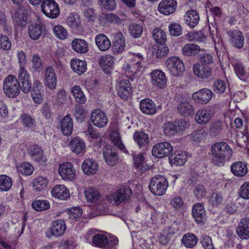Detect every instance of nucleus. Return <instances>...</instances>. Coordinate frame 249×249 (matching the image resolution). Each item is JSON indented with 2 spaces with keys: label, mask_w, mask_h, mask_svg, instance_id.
<instances>
[{
  "label": "nucleus",
  "mask_w": 249,
  "mask_h": 249,
  "mask_svg": "<svg viewBox=\"0 0 249 249\" xmlns=\"http://www.w3.org/2000/svg\"><path fill=\"white\" fill-rule=\"evenodd\" d=\"M211 153V162L218 167L223 166L229 161L232 157L233 150L230 146L223 142H217L213 144L210 149Z\"/></svg>",
  "instance_id": "f257e3e1"
},
{
  "label": "nucleus",
  "mask_w": 249,
  "mask_h": 249,
  "mask_svg": "<svg viewBox=\"0 0 249 249\" xmlns=\"http://www.w3.org/2000/svg\"><path fill=\"white\" fill-rule=\"evenodd\" d=\"M168 186L167 179L162 176H156L151 179L149 185L151 192L157 196H162Z\"/></svg>",
  "instance_id": "f03ea898"
},
{
  "label": "nucleus",
  "mask_w": 249,
  "mask_h": 249,
  "mask_svg": "<svg viewBox=\"0 0 249 249\" xmlns=\"http://www.w3.org/2000/svg\"><path fill=\"white\" fill-rule=\"evenodd\" d=\"M3 89L5 94L7 96L13 98L19 94L20 86L15 76L9 75L4 80Z\"/></svg>",
  "instance_id": "7ed1b4c3"
},
{
  "label": "nucleus",
  "mask_w": 249,
  "mask_h": 249,
  "mask_svg": "<svg viewBox=\"0 0 249 249\" xmlns=\"http://www.w3.org/2000/svg\"><path fill=\"white\" fill-rule=\"evenodd\" d=\"M165 65L170 74L174 76H181L184 71L182 61L177 57L169 58L166 61Z\"/></svg>",
  "instance_id": "20e7f679"
},
{
  "label": "nucleus",
  "mask_w": 249,
  "mask_h": 249,
  "mask_svg": "<svg viewBox=\"0 0 249 249\" xmlns=\"http://www.w3.org/2000/svg\"><path fill=\"white\" fill-rule=\"evenodd\" d=\"M41 7L44 14L49 18H56L59 14V8L54 0H43Z\"/></svg>",
  "instance_id": "39448f33"
},
{
  "label": "nucleus",
  "mask_w": 249,
  "mask_h": 249,
  "mask_svg": "<svg viewBox=\"0 0 249 249\" xmlns=\"http://www.w3.org/2000/svg\"><path fill=\"white\" fill-rule=\"evenodd\" d=\"M131 194V190L127 186H122L119 189L112 193L109 199L114 201L116 205H119L125 200Z\"/></svg>",
  "instance_id": "423d86ee"
},
{
  "label": "nucleus",
  "mask_w": 249,
  "mask_h": 249,
  "mask_svg": "<svg viewBox=\"0 0 249 249\" xmlns=\"http://www.w3.org/2000/svg\"><path fill=\"white\" fill-rule=\"evenodd\" d=\"M187 125V123L183 120L176 121L175 123H168L163 125V132L167 136H173L178 131L183 130Z\"/></svg>",
  "instance_id": "0eeeda50"
},
{
  "label": "nucleus",
  "mask_w": 249,
  "mask_h": 249,
  "mask_svg": "<svg viewBox=\"0 0 249 249\" xmlns=\"http://www.w3.org/2000/svg\"><path fill=\"white\" fill-rule=\"evenodd\" d=\"M173 150V147L168 142H163L155 145L152 149L153 155L158 158L168 156Z\"/></svg>",
  "instance_id": "6e6552de"
},
{
  "label": "nucleus",
  "mask_w": 249,
  "mask_h": 249,
  "mask_svg": "<svg viewBox=\"0 0 249 249\" xmlns=\"http://www.w3.org/2000/svg\"><path fill=\"white\" fill-rule=\"evenodd\" d=\"M151 81L152 85L160 89L165 88L167 78L165 73L161 70H153L150 73Z\"/></svg>",
  "instance_id": "1a4fd4ad"
},
{
  "label": "nucleus",
  "mask_w": 249,
  "mask_h": 249,
  "mask_svg": "<svg viewBox=\"0 0 249 249\" xmlns=\"http://www.w3.org/2000/svg\"><path fill=\"white\" fill-rule=\"evenodd\" d=\"M213 96V94L211 90L204 88L193 93L192 98L196 103L204 105L208 103Z\"/></svg>",
  "instance_id": "9d476101"
},
{
  "label": "nucleus",
  "mask_w": 249,
  "mask_h": 249,
  "mask_svg": "<svg viewBox=\"0 0 249 249\" xmlns=\"http://www.w3.org/2000/svg\"><path fill=\"white\" fill-rule=\"evenodd\" d=\"M212 68L208 65H201L196 63L193 65V71L194 74L199 78L207 79L212 75Z\"/></svg>",
  "instance_id": "9b49d317"
},
{
  "label": "nucleus",
  "mask_w": 249,
  "mask_h": 249,
  "mask_svg": "<svg viewBox=\"0 0 249 249\" xmlns=\"http://www.w3.org/2000/svg\"><path fill=\"white\" fill-rule=\"evenodd\" d=\"M44 85L51 90L56 89L57 76L54 69L51 67H48L44 72Z\"/></svg>",
  "instance_id": "f8f14e48"
},
{
  "label": "nucleus",
  "mask_w": 249,
  "mask_h": 249,
  "mask_svg": "<svg viewBox=\"0 0 249 249\" xmlns=\"http://www.w3.org/2000/svg\"><path fill=\"white\" fill-rule=\"evenodd\" d=\"M213 116L212 110L209 107H205L197 111L195 118L197 124H205L211 121Z\"/></svg>",
  "instance_id": "ddd939ff"
},
{
  "label": "nucleus",
  "mask_w": 249,
  "mask_h": 249,
  "mask_svg": "<svg viewBox=\"0 0 249 249\" xmlns=\"http://www.w3.org/2000/svg\"><path fill=\"white\" fill-rule=\"evenodd\" d=\"M45 29V25L41 21L38 20L36 23H33L29 26L28 34L32 39L36 40L40 37Z\"/></svg>",
  "instance_id": "4468645a"
},
{
  "label": "nucleus",
  "mask_w": 249,
  "mask_h": 249,
  "mask_svg": "<svg viewBox=\"0 0 249 249\" xmlns=\"http://www.w3.org/2000/svg\"><path fill=\"white\" fill-rule=\"evenodd\" d=\"M66 229V226L64 220L57 219L52 222L51 227L50 229V234L48 237H51V236L58 237L62 236L65 232Z\"/></svg>",
  "instance_id": "2eb2a0df"
},
{
  "label": "nucleus",
  "mask_w": 249,
  "mask_h": 249,
  "mask_svg": "<svg viewBox=\"0 0 249 249\" xmlns=\"http://www.w3.org/2000/svg\"><path fill=\"white\" fill-rule=\"evenodd\" d=\"M90 119L94 125L100 128L105 126L108 122L107 116L101 110H94L93 111Z\"/></svg>",
  "instance_id": "dca6fc26"
},
{
  "label": "nucleus",
  "mask_w": 249,
  "mask_h": 249,
  "mask_svg": "<svg viewBox=\"0 0 249 249\" xmlns=\"http://www.w3.org/2000/svg\"><path fill=\"white\" fill-rule=\"evenodd\" d=\"M103 155L106 162L110 166L116 164L118 160L116 149L111 145H107L103 148Z\"/></svg>",
  "instance_id": "f3484780"
},
{
  "label": "nucleus",
  "mask_w": 249,
  "mask_h": 249,
  "mask_svg": "<svg viewBox=\"0 0 249 249\" xmlns=\"http://www.w3.org/2000/svg\"><path fill=\"white\" fill-rule=\"evenodd\" d=\"M177 6L175 0H162L158 5L159 11L165 15H169L173 13Z\"/></svg>",
  "instance_id": "a211bd4d"
},
{
  "label": "nucleus",
  "mask_w": 249,
  "mask_h": 249,
  "mask_svg": "<svg viewBox=\"0 0 249 249\" xmlns=\"http://www.w3.org/2000/svg\"><path fill=\"white\" fill-rule=\"evenodd\" d=\"M27 153L30 157L36 162H44L45 160L44 152L38 145L29 146L27 148Z\"/></svg>",
  "instance_id": "6ab92c4d"
},
{
  "label": "nucleus",
  "mask_w": 249,
  "mask_h": 249,
  "mask_svg": "<svg viewBox=\"0 0 249 249\" xmlns=\"http://www.w3.org/2000/svg\"><path fill=\"white\" fill-rule=\"evenodd\" d=\"M143 59V57L140 53H133L130 59L132 64L126 65V71H128L131 73H135L137 71H140L139 69L142 67V63Z\"/></svg>",
  "instance_id": "aec40b11"
},
{
  "label": "nucleus",
  "mask_w": 249,
  "mask_h": 249,
  "mask_svg": "<svg viewBox=\"0 0 249 249\" xmlns=\"http://www.w3.org/2000/svg\"><path fill=\"white\" fill-rule=\"evenodd\" d=\"M58 172L62 178L66 180H72L75 177V170L72 165L69 162L60 165Z\"/></svg>",
  "instance_id": "412c9836"
},
{
  "label": "nucleus",
  "mask_w": 249,
  "mask_h": 249,
  "mask_svg": "<svg viewBox=\"0 0 249 249\" xmlns=\"http://www.w3.org/2000/svg\"><path fill=\"white\" fill-rule=\"evenodd\" d=\"M227 34L230 37V40L235 47L242 48L244 44L245 38L243 34L238 30H230Z\"/></svg>",
  "instance_id": "4be33fe9"
},
{
  "label": "nucleus",
  "mask_w": 249,
  "mask_h": 249,
  "mask_svg": "<svg viewBox=\"0 0 249 249\" xmlns=\"http://www.w3.org/2000/svg\"><path fill=\"white\" fill-rule=\"evenodd\" d=\"M31 95L33 101L36 104H39L43 101L44 91L43 86L41 83L38 80L34 82Z\"/></svg>",
  "instance_id": "5701e85b"
},
{
  "label": "nucleus",
  "mask_w": 249,
  "mask_h": 249,
  "mask_svg": "<svg viewBox=\"0 0 249 249\" xmlns=\"http://www.w3.org/2000/svg\"><path fill=\"white\" fill-rule=\"evenodd\" d=\"M132 87L128 79H122L119 81L118 94L121 98H126L130 95Z\"/></svg>",
  "instance_id": "b1692460"
},
{
  "label": "nucleus",
  "mask_w": 249,
  "mask_h": 249,
  "mask_svg": "<svg viewBox=\"0 0 249 249\" xmlns=\"http://www.w3.org/2000/svg\"><path fill=\"white\" fill-rule=\"evenodd\" d=\"M192 215L198 223H203L205 220L206 213L203 205L200 203L195 204L192 207Z\"/></svg>",
  "instance_id": "393cba45"
},
{
  "label": "nucleus",
  "mask_w": 249,
  "mask_h": 249,
  "mask_svg": "<svg viewBox=\"0 0 249 249\" xmlns=\"http://www.w3.org/2000/svg\"><path fill=\"white\" fill-rule=\"evenodd\" d=\"M236 233L241 238L247 239L249 238V218L245 217L240 220Z\"/></svg>",
  "instance_id": "a878e982"
},
{
  "label": "nucleus",
  "mask_w": 249,
  "mask_h": 249,
  "mask_svg": "<svg viewBox=\"0 0 249 249\" xmlns=\"http://www.w3.org/2000/svg\"><path fill=\"white\" fill-rule=\"evenodd\" d=\"M30 79V75L27 71L22 70V71H19L18 80L22 84L20 89L26 93L29 92L32 88V84Z\"/></svg>",
  "instance_id": "bb28decb"
},
{
  "label": "nucleus",
  "mask_w": 249,
  "mask_h": 249,
  "mask_svg": "<svg viewBox=\"0 0 249 249\" xmlns=\"http://www.w3.org/2000/svg\"><path fill=\"white\" fill-rule=\"evenodd\" d=\"M95 43L99 50L102 52L107 51L111 46V42L105 35L100 34L95 38Z\"/></svg>",
  "instance_id": "cd10ccee"
},
{
  "label": "nucleus",
  "mask_w": 249,
  "mask_h": 249,
  "mask_svg": "<svg viewBox=\"0 0 249 249\" xmlns=\"http://www.w3.org/2000/svg\"><path fill=\"white\" fill-rule=\"evenodd\" d=\"M231 170L235 176L241 177L245 176L248 173L247 166L242 161H236L231 166Z\"/></svg>",
  "instance_id": "c85d7f7f"
},
{
  "label": "nucleus",
  "mask_w": 249,
  "mask_h": 249,
  "mask_svg": "<svg viewBox=\"0 0 249 249\" xmlns=\"http://www.w3.org/2000/svg\"><path fill=\"white\" fill-rule=\"evenodd\" d=\"M51 193L53 197L61 200H66L70 196L68 189L63 185L55 186L52 189Z\"/></svg>",
  "instance_id": "c756f323"
},
{
  "label": "nucleus",
  "mask_w": 249,
  "mask_h": 249,
  "mask_svg": "<svg viewBox=\"0 0 249 249\" xmlns=\"http://www.w3.org/2000/svg\"><path fill=\"white\" fill-rule=\"evenodd\" d=\"M141 111L147 115H153L156 112V107L154 102L149 99L142 100L140 104Z\"/></svg>",
  "instance_id": "7c9ffc66"
},
{
  "label": "nucleus",
  "mask_w": 249,
  "mask_h": 249,
  "mask_svg": "<svg viewBox=\"0 0 249 249\" xmlns=\"http://www.w3.org/2000/svg\"><path fill=\"white\" fill-rule=\"evenodd\" d=\"M199 20V14L194 10L188 11L184 16L185 23L191 28L195 27L198 24Z\"/></svg>",
  "instance_id": "2f4dec72"
},
{
  "label": "nucleus",
  "mask_w": 249,
  "mask_h": 249,
  "mask_svg": "<svg viewBox=\"0 0 249 249\" xmlns=\"http://www.w3.org/2000/svg\"><path fill=\"white\" fill-rule=\"evenodd\" d=\"M98 168V164L91 159L85 160L82 165V169L87 175L94 174L97 171Z\"/></svg>",
  "instance_id": "473e14b6"
},
{
  "label": "nucleus",
  "mask_w": 249,
  "mask_h": 249,
  "mask_svg": "<svg viewBox=\"0 0 249 249\" xmlns=\"http://www.w3.org/2000/svg\"><path fill=\"white\" fill-rule=\"evenodd\" d=\"M187 159V155L183 151H176L169 157L171 164L176 166L183 165Z\"/></svg>",
  "instance_id": "72a5a7b5"
},
{
  "label": "nucleus",
  "mask_w": 249,
  "mask_h": 249,
  "mask_svg": "<svg viewBox=\"0 0 249 249\" xmlns=\"http://www.w3.org/2000/svg\"><path fill=\"white\" fill-rule=\"evenodd\" d=\"M73 129L72 119L69 115H67L61 121V129L62 132L66 136H70L71 134Z\"/></svg>",
  "instance_id": "f704fd0d"
},
{
  "label": "nucleus",
  "mask_w": 249,
  "mask_h": 249,
  "mask_svg": "<svg viewBox=\"0 0 249 249\" xmlns=\"http://www.w3.org/2000/svg\"><path fill=\"white\" fill-rule=\"evenodd\" d=\"M72 49L77 53H85L88 51V44L84 39L75 38L71 42Z\"/></svg>",
  "instance_id": "c9c22d12"
},
{
  "label": "nucleus",
  "mask_w": 249,
  "mask_h": 249,
  "mask_svg": "<svg viewBox=\"0 0 249 249\" xmlns=\"http://www.w3.org/2000/svg\"><path fill=\"white\" fill-rule=\"evenodd\" d=\"M70 146L71 151L76 154L81 153L86 148L84 141L79 137H75L71 140Z\"/></svg>",
  "instance_id": "e433bc0d"
},
{
  "label": "nucleus",
  "mask_w": 249,
  "mask_h": 249,
  "mask_svg": "<svg viewBox=\"0 0 249 249\" xmlns=\"http://www.w3.org/2000/svg\"><path fill=\"white\" fill-rule=\"evenodd\" d=\"M113 58L109 55H103L100 57L99 64L100 67L107 73H110L113 68Z\"/></svg>",
  "instance_id": "4c0bfd02"
},
{
  "label": "nucleus",
  "mask_w": 249,
  "mask_h": 249,
  "mask_svg": "<svg viewBox=\"0 0 249 249\" xmlns=\"http://www.w3.org/2000/svg\"><path fill=\"white\" fill-rule=\"evenodd\" d=\"M13 18L14 22L20 27H24L27 24V16L24 10L19 8L15 12Z\"/></svg>",
  "instance_id": "58836bf2"
},
{
  "label": "nucleus",
  "mask_w": 249,
  "mask_h": 249,
  "mask_svg": "<svg viewBox=\"0 0 249 249\" xmlns=\"http://www.w3.org/2000/svg\"><path fill=\"white\" fill-rule=\"evenodd\" d=\"M133 138L140 147L146 146L149 142L148 134L141 131H136L133 135Z\"/></svg>",
  "instance_id": "ea45409f"
},
{
  "label": "nucleus",
  "mask_w": 249,
  "mask_h": 249,
  "mask_svg": "<svg viewBox=\"0 0 249 249\" xmlns=\"http://www.w3.org/2000/svg\"><path fill=\"white\" fill-rule=\"evenodd\" d=\"M93 245L95 247L101 248H105L109 243L107 237L101 233L95 234L92 237Z\"/></svg>",
  "instance_id": "a19ab883"
},
{
  "label": "nucleus",
  "mask_w": 249,
  "mask_h": 249,
  "mask_svg": "<svg viewBox=\"0 0 249 249\" xmlns=\"http://www.w3.org/2000/svg\"><path fill=\"white\" fill-rule=\"evenodd\" d=\"M178 110L183 116L192 115L194 113V108L187 102H182L178 105Z\"/></svg>",
  "instance_id": "79ce46f5"
},
{
  "label": "nucleus",
  "mask_w": 249,
  "mask_h": 249,
  "mask_svg": "<svg viewBox=\"0 0 249 249\" xmlns=\"http://www.w3.org/2000/svg\"><path fill=\"white\" fill-rule=\"evenodd\" d=\"M71 69L74 71L81 74L87 70V63L85 61L80 59H73L71 63Z\"/></svg>",
  "instance_id": "37998d69"
},
{
  "label": "nucleus",
  "mask_w": 249,
  "mask_h": 249,
  "mask_svg": "<svg viewBox=\"0 0 249 249\" xmlns=\"http://www.w3.org/2000/svg\"><path fill=\"white\" fill-rule=\"evenodd\" d=\"M125 47V38L122 34H118L113 43V51L115 53L123 52Z\"/></svg>",
  "instance_id": "c03bdc74"
},
{
  "label": "nucleus",
  "mask_w": 249,
  "mask_h": 249,
  "mask_svg": "<svg viewBox=\"0 0 249 249\" xmlns=\"http://www.w3.org/2000/svg\"><path fill=\"white\" fill-rule=\"evenodd\" d=\"M200 51V47L194 43H189L183 47L182 52L184 55L192 56L198 54Z\"/></svg>",
  "instance_id": "a18cd8bd"
},
{
  "label": "nucleus",
  "mask_w": 249,
  "mask_h": 249,
  "mask_svg": "<svg viewBox=\"0 0 249 249\" xmlns=\"http://www.w3.org/2000/svg\"><path fill=\"white\" fill-rule=\"evenodd\" d=\"M237 76L242 80L246 81L249 77V71L246 70L243 65L239 63H235L233 65Z\"/></svg>",
  "instance_id": "49530a36"
},
{
  "label": "nucleus",
  "mask_w": 249,
  "mask_h": 249,
  "mask_svg": "<svg viewBox=\"0 0 249 249\" xmlns=\"http://www.w3.org/2000/svg\"><path fill=\"white\" fill-rule=\"evenodd\" d=\"M34 190L40 191L45 189L48 184V179L42 176H39L34 179L32 182Z\"/></svg>",
  "instance_id": "de8ad7c7"
},
{
  "label": "nucleus",
  "mask_w": 249,
  "mask_h": 249,
  "mask_svg": "<svg viewBox=\"0 0 249 249\" xmlns=\"http://www.w3.org/2000/svg\"><path fill=\"white\" fill-rule=\"evenodd\" d=\"M197 242V237L195 235L191 233L185 234L182 239V243L188 248H193L196 245Z\"/></svg>",
  "instance_id": "09e8293b"
},
{
  "label": "nucleus",
  "mask_w": 249,
  "mask_h": 249,
  "mask_svg": "<svg viewBox=\"0 0 249 249\" xmlns=\"http://www.w3.org/2000/svg\"><path fill=\"white\" fill-rule=\"evenodd\" d=\"M157 212L154 208L151 206H147L143 213V218L146 223H152L156 220Z\"/></svg>",
  "instance_id": "8fccbe9b"
},
{
  "label": "nucleus",
  "mask_w": 249,
  "mask_h": 249,
  "mask_svg": "<svg viewBox=\"0 0 249 249\" xmlns=\"http://www.w3.org/2000/svg\"><path fill=\"white\" fill-rule=\"evenodd\" d=\"M72 94L74 96L75 101L81 104H84L86 101L85 97L81 88L78 86H75L72 89Z\"/></svg>",
  "instance_id": "3c124183"
},
{
  "label": "nucleus",
  "mask_w": 249,
  "mask_h": 249,
  "mask_svg": "<svg viewBox=\"0 0 249 249\" xmlns=\"http://www.w3.org/2000/svg\"><path fill=\"white\" fill-rule=\"evenodd\" d=\"M152 36L155 40L160 44L164 43L166 40V35L165 32L160 28L154 29L152 32Z\"/></svg>",
  "instance_id": "603ef678"
},
{
  "label": "nucleus",
  "mask_w": 249,
  "mask_h": 249,
  "mask_svg": "<svg viewBox=\"0 0 249 249\" xmlns=\"http://www.w3.org/2000/svg\"><path fill=\"white\" fill-rule=\"evenodd\" d=\"M12 185V181L10 178L5 175L0 176V190L7 191Z\"/></svg>",
  "instance_id": "864d4df0"
},
{
  "label": "nucleus",
  "mask_w": 249,
  "mask_h": 249,
  "mask_svg": "<svg viewBox=\"0 0 249 249\" xmlns=\"http://www.w3.org/2000/svg\"><path fill=\"white\" fill-rule=\"evenodd\" d=\"M222 128V123L221 121L213 122L209 125V134L213 137H215L219 134Z\"/></svg>",
  "instance_id": "5fc2aeb1"
},
{
  "label": "nucleus",
  "mask_w": 249,
  "mask_h": 249,
  "mask_svg": "<svg viewBox=\"0 0 249 249\" xmlns=\"http://www.w3.org/2000/svg\"><path fill=\"white\" fill-rule=\"evenodd\" d=\"M33 208L37 211H42L48 209L50 205L46 200H37L34 201L32 204Z\"/></svg>",
  "instance_id": "6e6d98bb"
},
{
  "label": "nucleus",
  "mask_w": 249,
  "mask_h": 249,
  "mask_svg": "<svg viewBox=\"0 0 249 249\" xmlns=\"http://www.w3.org/2000/svg\"><path fill=\"white\" fill-rule=\"evenodd\" d=\"M223 196L221 192L215 190L211 195L209 202L213 206L216 207L222 203Z\"/></svg>",
  "instance_id": "4d7b16f0"
},
{
  "label": "nucleus",
  "mask_w": 249,
  "mask_h": 249,
  "mask_svg": "<svg viewBox=\"0 0 249 249\" xmlns=\"http://www.w3.org/2000/svg\"><path fill=\"white\" fill-rule=\"evenodd\" d=\"M31 65L32 69L35 71L40 72L43 69V63L38 54H34L32 56Z\"/></svg>",
  "instance_id": "13d9d810"
},
{
  "label": "nucleus",
  "mask_w": 249,
  "mask_h": 249,
  "mask_svg": "<svg viewBox=\"0 0 249 249\" xmlns=\"http://www.w3.org/2000/svg\"><path fill=\"white\" fill-rule=\"evenodd\" d=\"M87 199L91 202L97 201L100 197L99 192L93 188H89L85 191Z\"/></svg>",
  "instance_id": "bf43d9fd"
},
{
  "label": "nucleus",
  "mask_w": 249,
  "mask_h": 249,
  "mask_svg": "<svg viewBox=\"0 0 249 249\" xmlns=\"http://www.w3.org/2000/svg\"><path fill=\"white\" fill-rule=\"evenodd\" d=\"M214 44L215 49L218 53V52H223L225 50L224 44L221 38V36L219 33H216L215 36H212Z\"/></svg>",
  "instance_id": "052dcab7"
},
{
  "label": "nucleus",
  "mask_w": 249,
  "mask_h": 249,
  "mask_svg": "<svg viewBox=\"0 0 249 249\" xmlns=\"http://www.w3.org/2000/svg\"><path fill=\"white\" fill-rule=\"evenodd\" d=\"M18 170L21 174L29 176L32 174L34 168L30 163L24 162L18 167Z\"/></svg>",
  "instance_id": "680f3d73"
},
{
  "label": "nucleus",
  "mask_w": 249,
  "mask_h": 249,
  "mask_svg": "<svg viewBox=\"0 0 249 249\" xmlns=\"http://www.w3.org/2000/svg\"><path fill=\"white\" fill-rule=\"evenodd\" d=\"M168 53L169 49L167 47L160 45L154 49L153 55L157 58H160L166 56Z\"/></svg>",
  "instance_id": "e2e57ef3"
},
{
  "label": "nucleus",
  "mask_w": 249,
  "mask_h": 249,
  "mask_svg": "<svg viewBox=\"0 0 249 249\" xmlns=\"http://www.w3.org/2000/svg\"><path fill=\"white\" fill-rule=\"evenodd\" d=\"M110 139L113 144L120 150L124 149V146L122 141L119 133L116 132H113L110 134Z\"/></svg>",
  "instance_id": "0e129e2a"
},
{
  "label": "nucleus",
  "mask_w": 249,
  "mask_h": 249,
  "mask_svg": "<svg viewBox=\"0 0 249 249\" xmlns=\"http://www.w3.org/2000/svg\"><path fill=\"white\" fill-rule=\"evenodd\" d=\"M53 32L56 36L60 39L63 40L68 37L67 31L61 25H55L53 28Z\"/></svg>",
  "instance_id": "69168bd1"
},
{
  "label": "nucleus",
  "mask_w": 249,
  "mask_h": 249,
  "mask_svg": "<svg viewBox=\"0 0 249 249\" xmlns=\"http://www.w3.org/2000/svg\"><path fill=\"white\" fill-rule=\"evenodd\" d=\"M129 30L130 34L133 37L138 38L142 35L143 31V28L140 25L133 23L130 26Z\"/></svg>",
  "instance_id": "338daca9"
},
{
  "label": "nucleus",
  "mask_w": 249,
  "mask_h": 249,
  "mask_svg": "<svg viewBox=\"0 0 249 249\" xmlns=\"http://www.w3.org/2000/svg\"><path fill=\"white\" fill-rule=\"evenodd\" d=\"M67 23L71 28L76 29L80 24L79 18L77 15L71 14L68 17Z\"/></svg>",
  "instance_id": "774afa93"
}]
</instances>
